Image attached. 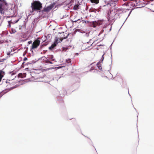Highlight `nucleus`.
<instances>
[{
	"instance_id": "1",
	"label": "nucleus",
	"mask_w": 154,
	"mask_h": 154,
	"mask_svg": "<svg viewBox=\"0 0 154 154\" xmlns=\"http://www.w3.org/2000/svg\"><path fill=\"white\" fill-rule=\"evenodd\" d=\"M31 7L32 9V11H30L29 13L30 14H31L34 11L40 10L42 8V4L39 2L37 1L35 3H32Z\"/></svg>"
},
{
	"instance_id": "2",
	"label": "nucleus",
	"mask_w": 154,
	"mask_h": 154,
	"mask_svg": "<svg viewBox=\"0 0 154 154\" xmlns=\"http://www.w3.org/2000/svg\"><path fill=\"white\" fill-rule=\"evenodd\" d=\"M7 4L5 0H0V13L1 14H4L5 10L4 7V5H7Z\"/></svg>"
},
{
	"instance_id": "3",
	"label": "nucleus",
	"mask_w": 154,
	"mask_h": 154,
	"mask_svg": "<svg viewBox=\"0 0 154 154\" xmlns=\"http://www.w3.org/2000/svg\"><path fill=\"white\" fill-rule=\"evenodd\" d=\"M56 4V2H54L53 3L49 5L46 7L45 6L42 10V12H48L50 11L55 6Z\"/></svg>"
},
{
	"instance_id": "4",
	"label": "nucleus",
	"mask_w": 154,
	"mask_h": 154,
	"mask_svg": "<svg viewBox=\"0 0 154 154\" xmlns=\"http://www.w3.org/2000/svg\"><path fill=\"white\" fill-rule=\"evenodd\" d=\"M7 15H14L16 12V10L14 7H11L7 10Z\"/></svg>"
},
{
	"instance_id": "5",
	"label": "nucleus",
	"mask_w": 154,
	"mask_h": 154,
	"mask_svg": "<svg viewBox=\"0 0 154 154\" xmlns=\"http://www.w3.org/2000/svg\"><path fill=\"white\" fill-rule=\"evenodd\" d=\"M39 38H38L32 43L31 48V50L36 48L39 45L40 41L39 40Z\"/></svg>"
},
{
	"instance_id": "6",
	"label": "nucleus",
	"mask_w": 154,
	"mask_h": 154,
	"mask_svg": "<svg viewBox=\"0 0 154 154\" xmlns=\"http://www.w3.org/2000/svg\"><path fill=\"white\" fill-rule=\"evenodd\" d=\"M9 74L11 75V78L9 80V81L14 79L16 77V75H15L16 74L15 72H9Z\"/></svg>"
},
{
	"instance_id": "7",
	"label": "nucleus",
	"mask_w": 154,
	"mask_h": 154,
	"mask_svg": "<svg viewBox=\"0 0 154 154\" xmlns=\"http://www.w3.org/2000/svg\"><path fill=\"white\" fill-rule=\"evenodd\" d=\"M58 38H56L54 43L52 44L51 46L54 48L57 45L58 42Z\"/></svg>"
},
{
	"instance_id": "8",
	"label": "nucleus",
	"mask_w": 154,
	"mask_h": 154,
	"mask_svg": "<svg viewBox=\"0 0 154 154\" xmlns=\"http://www.w3.org/2000/svg\"><path fill=\"white\" fill-rule=\"evenodd\" d=\"M4 74H5V72L2 70H0V79H2Z\"/></svg>"
},
{
	"instance_id": "9",
	"label": "nucleus",
	"mask_w": 154,
	"mask_h": 154,
	"mask_svg": "<svg viewBox=\"0 0 154 154\" xmlns=\"http://www.w3.org/2000/svg\"><path fill=\"white\" fill-rule=\"evenodd\" d=\"M90 2L92 3H94L96 4H98L99 2V0H90Z\"/></svg>"
},
{
	"instance_id": "10",
	"label": "nucleus",
	"mask_w": 154,
	"mask_h": 154,
	"mask_svg": "<svg viewBox=\"0 0 154 154\" xmlns=\"http://www.w3.org/2000/svg\"><path fill=\"white\" fill-rule=\"evenodd\" d=\"M79 5L78 4H76L74 5L73 9L75 11L78 10L79 9Z\"/></svg>"
},
{
	"instance_id": "11",
	"label": "nucleus",
	"mask_w": 154,
	"mask_h": 154,
	"mask_svg": "<svg viewBox=\"0 0 154 154\" xmlns=\"http://www.w3.org/2000/svg\"><path fill=\"white\" fill-rule=\"evenodd\" d=\"M71 59H68L66 60V62L69 64V65H71Z\"/></svg>"
},
{
	"instance_id": "12",
	"label": "nucleus",
	"mask_w": 154,
	"mask_h": 154,
	"mask_svg": "<svg viewBox=\"0 0 154 154\" xmlns=\"http://www.w3.org/2000/svg\"><path fill=\"white\" fill-rule=\"evenodd\" d=\"M97 65V66L98 67V69L100 70H101L102 68L101 65L100 64V62H98Z\"/></svg>"
},
{
	"instance_id": "13",
	"label": "nucleus",
	"mask_w": 154,
	"mask_h": 154,
	"mask_svg": "<svg viewBox=\"0 0 154 154\" xmlns=\"http://www.w3.org/2000/svg\"><path fill=\"white\" fill-rule=\"evenodd\" d=\"M19 19H18L16 20H14L13 19L11 20V23L14 24L15 23H17L19 21Z\"/></svg>"
},
{
	"instance_id": "14",
	"label": "nucleus",
	"mask_w": 154,
	"mask_h": 154,
	"mask_svg": "<svg viewBox=\"0 0 154 154\" xmlns=\"http://www.w3.org/2000/svg\"><path fill=\"white\" fill-rule=\"evenodd\" d=\"M45 62L47 63H50L51 64H52L53 63L52 61H50L48 59H47L46 60H45Z\"/></svg>"
},
{
	"instance_id": "15",
	"label": "nucleus",
	"mask_w": 154,
	"mask_h": 154,
	"mask_svg": "<svg viewBox=\"0 0 154 154\" xmlns=\"http://www.w3.org/2000/svg\"><path fill=\"white\" fill-rule=\"evenodd\" d=\"M35 61L34 60H32L31 61H29V62L27 63V64H33V63H35Z\"/></svg>"
},
{
	"instance_id": "16",
	"label": "nucleus",
	"mask_w": 154,
	"mask_h": 154,
	"mask_svg": "<svg viewBox=\"0 0 154 154\" xmlns=\"http://www.w3.org/2000/svg\"><path fill=\"white\" fill-rule=\"evenodd\" d=\"M71 20V21L72 22V23H73L74 22L76 23V22H77V21H78L79 23H80L81 22L80 20L79 19H78L77 20Z\"/></svg>"
},
{
	"instance_id": "17",
	"label": "nucleus",
	"mask_w": 154,
	"mask_h": 154,
	"mask_svg": "<svg viewBox=\"0 0 154 154\" xmlns=\"http://www.w3.org/2000/svg\"><path fill=\"white\" fill-rule=\"evenodd\" d=\"M53 57H54L52 55H49L48 56V58L49 59H52L53 58Z\"/></svg>"
},
{
	"instance_id": "18",
	"label": "nucleus",
	"mask_w": 154,
	"mask_h": 154,
	"mask_svg": "<svg viewBox=\"0 0 154 154\" xmlns=\"http://www.w3.org/2000/svg\"><path fill=\"white\" fill-rule=\"evenodd\" d=\"M48 43L47 42H46V43H45L43 44L42 45H41V48H42V47H43L44 46H46V45H48Z\"/></svg>"
},
{
	"instance_id": "19",
	"label": "nucleus",
	"mask_w": 154,
	"mask_h": 154,
	"mask_svg": "<svg viewBox=\"0 0 154 154\" xmlns=\"http://www.w3.org/2000/svg\"><path fill=\"white\" fill-rule=\"evenodd\" d=\"M104 54L102 56V57H101V61H100V62L101 63V62H103V59H104V57H103V56L104 55Z\"/></svg>"
},
{
	"instance_id": "20",
	"label": "nucleus",
	"mask_w": 154,
	"mask_h": 154,
	"mask_svg": "<svg viewBox=\"0 0 154 154\" xmlns=\"http://www.w3.org/2000/svg\"><path fill=\"white\" fill-rule=\"evenodd\" d=\"M8 27H10L11 26V20L8 21Z\"/></svg>"
},
{
	"instance_id": "21",
	"label": "nucleus",
	"mask_w": 154,
	"mask_h": 154,
	"mask_svg": "<svg viewBox=\"0 0 154 154\" xmlns=\"http://www.w3.org/2000/svg\"><path fill=\"white\" fill-rule=\"evenodd\" d=\"M11 31L13 33H14L16 32V31L15 29L12 28L11 29Z\"/></svg>"
},
{
	"instance_id": "22",
	"label": "nucleus",
	"mask_w": 154,
	"mask_h": 154,
	"mask_svg": "<svg viewBox=\"0 0 154 154\" xmlns=\"http://www.w3.org/2000/svg\"><path fill=\"white\" fill-rule=\"evenodd\" d=\"M54 48H53L51 45L49 47V49L50 50H51Z\"/></svg>"
},
{
	"instance_id": "23",
	"label": "nucleus",
	"mask_w": 154,
	"mask_h": 154,
	"mask_svg": "<svg viewBox=\"0 0 154 154\" xmlns=\"http://www.w3.org/2000/svg\"><path fill=\"white\" fill-rule=\"evenodd\" d=\"M69 35V34H68L66 36H64V37H63V39H66L67 38H68V36Z\"/></svg>"
},
{
	"instance_id": "24",
	"label": "nucleus",
	"mask_w": 154,
	"mask_h": 154,
	"mask_svg": "<svg viewBox=\"0 0 154 154\" xmlns=\"http://www.w3.org/2000/svg\"><path fill=\"white\" fill-rule=\"evenodd\" d=\"M6 60V59L4 58L0 60V62H3L4 61V60Z\"/></svg>"
},
{
	"instance_id": "25",
	"label": "nucleus",
	"mask_w": 154,
	"mask_h": 154,
	"mask_svg": "<svg viewBox=\"0 0 154 154\" xmlns=\"http://www.w3.org/2000/svg\"><path fill=\"white\" fill-rule=\"evenodd\" d=\"M84 36L87 37H88L89 36V33H86Z\"/></svg>"
},
{
	"instance_id": "26",
	"label": "nucleus",
	"mask_w": 154,
	"mask_h": 154,
	"mask_svg": "<svg viewBox=\"0 0 154 154\" xmlns=\"http://www.w3.org/2000/svg\"><path fill=\"white\" fill-rule=\"evenodd\" d=\"M11 51H12V50H11V51L8 52L7 53V55H10V54L11 53Z\"/></svg>"
},
{
	"instance_id": "27",
	"label": "nucleus",
	"mask_w": 154,
	"mask_h": 154,
	"mask_svg": "<svg viewBox=\"0 0 154 154\" xmlns=\"http://www.w3.org/2000/svg\"><path fill=\"white\" fill-rule=\"evenodd\" d=\"M118 0H109V1L112 2H115L118 1Z\"/></svg>"
},
{
	"instance_id": "28",
	"label": "nucleus",
	"mask_w": 154,
	"mask_h": 154,
	"mask_svg": "<svg viewBox=\"0 0 154 154\" xmlns=\"http://www.w3.org/2000/svg\"><path fill=\"white\" fill-rule=\"evenodd\" d=\"M27 60V58L26 57H25L24 58H23V60L24 61H26V60Z\"/></svg>"
},
{
	"instance_id": "29",
	"label": "nucleus",
	"mask_w": 154,
	"mask_h": 154,
	"mask_svg": "<svg viewBox=\"0 0 154 154\" xmlns=\"http://www.w3.org/2000/svg\"><path fill=\"white\" fill-rule=\"evenodd\" d=\"M140 2V0H137L136 1V3L138 4Z\"/></svg>"
},
{
	"instance_id": "30",
	"label": "nucleus",
	"mask_w": 154,
	"mask_h": 154,
	"mask_svg": "<svg viewBox=\"0 0 154 154\" xmlns=\"http://www.w3.org/2000/svg\"><path fill=\"white\" fill-rule=\"evenodd\" d=\"M32 42V41L31 40L28 42V43L29 44H31Z\"/></svg>"
},
{
	"instance_id": "31",
	"label": "nucleus",
	"mask_w": 154,
	"mask_h": 154,
	"mask_svg": "<svg viewBox=\"0 0 154 154\" xmlns=\"http://www.w3.org/2000/svg\"><path fill=\"white\" fill-rule=\"evenodd\" d=\"M83 23H85L86 24V21L85 20H82Z\"/></svg>"
},
{
	"instance_id": "32",
	"label": "nucleus",
	"mask_w": 154,
	"mask_h": 154,
	"mask_svg": "<svg viewBox=\"0 0 154 154\" xmlns=\"http://www.w3.org/2000/svg\"><path fill=\"white\" fill-rule=\"evenodd\" d=\"M8 81H9V80H8H8H7V81L5 82H6V83H9V82H8Z\"/></svg>"
},
{
	"instance_id": "33",
	"label": "nucleus",
	"mask_w": 154,
	"mask_h": 154,
	"mask_svg": "<svg viewBox=\"0 0 154 154\" xmlns=\"http://www.w3.org/2000/svg\"><path fill=\"white\" fill-rule=\"evenodd\" d=\"M104 31V30L103 29H102L101 31V33H102Z\"/></svg>"
},
{
	"instance_id": "34",
	"label": "nucleus",
	"mask_w": 154,
	"mask_h": 154,
	"mask_svg": "<svg viewBox=\"0 0 154 154\" xmlns=\"http://www.w3.org/2000/svg\"><path fill=\"white\" fill-rule=\"evenodd\" d=\"M2 79H0V82H1ZM2 84V83L0 84V85H1Z\"/></svg>"
},
{
	"instance_id": "35",
	"label": "nucleus",
	"mask_w": 154,
	"mask_h": 154,
	"mask_svg": "<svg viewBox=\"0 0 154 154\" xmlns=\"http://www.w3.org/2000/svg\"><path fill=\"white\" fill-rule=\"evenodd\" d=\"M24 63H25V62H23L22 63V65H23V64H24Z\"/></svg>"
},
{
	"instance_id": "36",
	"label": "nucleus",
	"mask_w": 154,
	"mask_h": 154,
	"mask_svg": "<svg viewBox=\"0 0 154 154\" xmlns=\"http://www.w3.org/2000/svg\"><path fill=\"white\" fill-rule=\"evenodd\" d=\"M131 12V11L130 12V13H129V14L128 15V16H129V15L130 14Z\"/></svg>"
},
{
	"instance_id": "37",
	"label": "nucleus",
	"mask_w": 154,
	"mask_h": 154,
	"mask_svg": "<svg viewBox=\"0 0 154 154\" xmlns=\"http://www.w3.org/2000/svg\"><path fill=\"white\" fill-rule=\"evenodd\" d=\"M86 23H89V21H86Z\"/></svg>"
},
{
	"instance_id": "38",
	"label": "nucleus",
	"mask_w": 154,
	"mask_h": 154,
	"mask_svg": "<svg viewBox=\"0 0 154 154\" xmlns=\"http://www.w3.org/2000/svg\"><path fill=\"white\" fill-rule=\"evenodd\" d=\"M96 27V26H94V25H93V27Z\"/></svg>"
},
{
	"instance_id": "39",
	"label": "nucleus",
	"mask_w": 154,
	"mask_h": 154,
	"mask_svg": "<svg viewBox=\"0 0 154 154\" xmlns=\"http://www.w3.org/2000/svg\"><path fill=\"white\" fill-rule=\"evenodd\" d=\"M26 54H23V56H25V55Z\"/></svg>"
},
{
	"instance_id": "40",
	"label": "nucleus",
	"mask_w": 154,
	"mask_h": 154,
	"mask_svg": "<svg viewBox=\"0 0 154 154\" xmlns=\"http://www.w3.org/2000/svg\"><path fill=\"white\" fill-rule=\"evenodd\" d=\"M111 30V28H110V29H109V31H110Z\"/></svg>"
},
{
	"instance_id": "41",
	"label": "nucleus",
	"mask_w": 154,
	"mask_h": 154,
	"mask_svg": "<svg viewBox=\"0 0 154 154\" xmlns=\"http://www.w3.org/2000/svg\"><path fill=\"white\" fill-rule=\"evenodd\" d=\"M81 33H85V32L84 31L83 32H81Z\"/></svg>"
},
{
	"instance_id": "42",
	"label": "nucleus",
	"mask_w": 154,
	"mask_h": 154,
	"mask_svg": "<svg viewBox=\"0 0 154 154\" xmlns=\"http://www.w3.org/2000/svg\"><path fill=\"white\" fill-rule=\"evenodd\" d=\"M54 60H55V59H52V61H54Z\"/></svg>"
},
{
	"instance_id": "43",
	"label": "nucleus",
	"mask_w": 154,
	"mask_h": 154,
	"mask_svg": "<svg viewBox=\"0 0 154 154\" xmlns=\"http://www.w3.org/2000/svg\"><path fill=\"white\" fill-rule=\"evenodd\" d=\"M76 15H75L74 16V17H75V18L76 17Z\"/></svg>"
},
{
	"instance_id": "44",
	"label": "nucleus",
	"mask_w": 154,
	"mask_h": 154,
	"mask_svg": "<svg viewBox=\"0 0 154 154\" xmlns=\"http://www.w3.org/2000/svg\"><path fill=\"white\" fill-rule=\"evenodd\" d=\"M94 22L93 21V24L94 25Z\"/></svg>"
},
{
	"instance_id": "45",
	"label": "nucleus",
	"mask_w": 154,
	"mask_h": 154,
	"mask_svg": "<svg viewBox=\"0 0 154 154\" xmlns=\"http://www.w3.org/2000/svg\"><path fill=\"white\" fill-rule=\"evenodd\" d=\"M64 33V32H62L61 33Z\"/></svg>"
},
{
	"instance_id": "46",
	"label": "nucleus",
	"mask_w": 154,
	"mask_h": 154,
	"mask_svg": "<svg viewBox=\"0 0 154 154\" xmlns=\"http://www.w3.org/2000/svg\"><path fill=\"white\" fill-rule=\"evenodd\" d=\"M76 54H77V55H78V53H76Z\"/></svg>"
},
{
	"instance_id": "47",
	"label": "nucleus",
	"mask_w": 154,
	"mask_h": 154,
	"mask_svg": "<svg viewBox=\"0 0 154 154\" xmlns=\"http://www.w3.org/2000/svg\"><path fill=\"white\" fill-rule=\"evenodd\" d=\"M92 44H93V43H92V44L91 45H91H92Z\"/></svg>"
},
{
	"instance_id": "48",
	"label": "nucleus",
	"mask_w": 154,
	"mask_h": 154,
	"mask_svg": "<svg viewBox=\"0 0 154 154\" xmlns=\"http://www.w3.org/2000/svg\"><path fill=\"white\" fill-rule=\"evenodd\" d=\"M89 42H88L87 43H88Z\"/></svg>"
},
{
	"instance_id": "49",
	"label": "nucleus",
	"mask_w": 154,
	"mask_h": 154,
	"mask_svg": "<svg viewBox=\"0 0 154 154\" xmlns=\"http://www.w3.org/2000/svg\"><path fill=\"white\" fill-rule=\"evenodd\" d=\"M129 96H131L129 94Z\"/></svg>"
}]
</instances>
